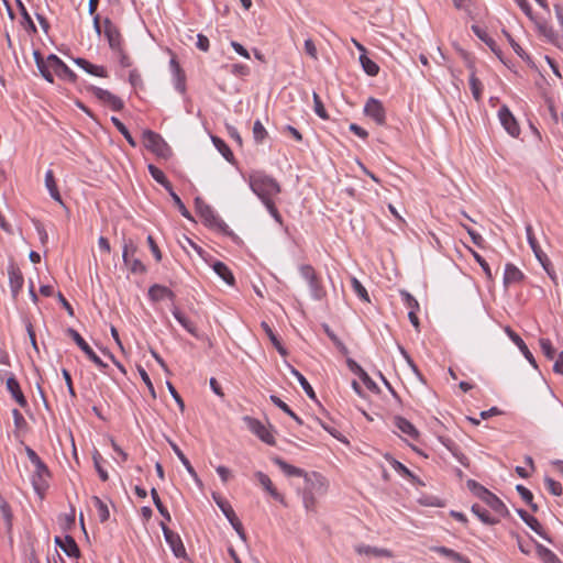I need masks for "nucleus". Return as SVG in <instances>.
I'll use <instances>...</instances> for the list:
<instances>
[{
  "instance_id": "obj_1",
  "label": "nucleus",
  "mask_w": 563,
  "mask_h": 563,
  "mask_svg": "<svg viewBox=\"0 0 563 563\" xmlns=\"http://www.w3.org/2000/svg\"><path fill=\"white\" fill-rule=\"evenodd\" d=\"M250 187L262 202L274 199L280 192L278 181L272 176L261 173L250 176Z\"/></svg>"
},
{
  "instance_id": "obj_2",
  "label": "nucleus",
  "mask_w": 563,
  "mask_h": 563,
  "mask_svg": "<svg viewBox=\"0 0 563 563\" xmlns=\"http://www.w3.org/2000/svg\"><path fill=\"white\" fill-rule=\"evenodd\" d=\"M93 29L98 35L103 32L111 51H120V47L123 46L122 35L118 26L110 19H104L101 25L100 16L99 14H96L93 16Z\"/></svg>"
},
{
  "instance_id": "obj_3",
  "label": "nucleus",
  "mask_w": 563,
  "mask_h": 563,
  "mask_svg": "<svg viewBox=\"0 0 563 563\" xmlns=\"http://www.w3.org/2000/svg\"><path fill=\"white\" fill-rule=\"evenodd\" d=\"M195 207L197 213L202 219L203 223L210 228L217 229L220 232L229 233L228 224L213 211L211 206L206 203L201 198L195 199Z\"/></svg>"
},
{
  "instance_id": "obj_4",
  "label": "nucleus",
  "mask_w": 563,
  "mask_h": 563,
  "mask_svg": "<svg viewBox=\"0 0 563 563\" xmlns=\"http://www.w3.org/2000/svg\"><path fill=\"white\" fill-rule=\"evenodd\" d=\"M143 141L147 150L162 158H168L172 155V150L164 139L151 130L143 131Z\"/></svg>"
},
{
  "instance_id": "obj_5",
  "label": "nucleus",
  "mask_w": 563,
  "mask_h": 563,
  "mask_svg": "<svg viewBox=\"0 0 563 563\" xmlns=\"http://www.w3.org/2000/svg\"><path fill=\"white\" fill-rule=\"evenodd\" d=\"M299 272L301 277L308 283L311 297L314 300H321L325 297V289L320 278L317 276L314 268L309 264L300 265Z\"/></svg>"
},
{
  "instance_id": "obj_6",
  "label": "nucleus",
  "mask_w": 563,
  "mask_h": 563,
  "mask_svg": "<svg viewBox=\"0 0 563 563\" xmlns=\"http://www.w3.org/2000/svg\"><path fill=\"white\" fill-rule=\"evenodd\" d=\"M212 498L217 506L222 511V514L224 515V517L228 519L232 528L236 531L240 539L246 541V534L243 525L235 515V511L233 510L230 503L216 493L212 494Z\"/></svg>"
},
{
  "instance_id": "obj_7",
  "label": "nucleus",
  "mask_w": 563,
  "mask_h": 563,
  "mask_svg": "<svg viewBox=\"0 0 563 563\" xmlns=\"http://www.w3.org/2000/svg\"><path fill=\"white\" fill-rule=\"evenodd\" d=\"M137 246L132 240L124 241L122 250L123 263L130 268L133 274H143L146 268L145 265L135 257Z\"/></svg>"
},
{
  "instance_id": "obj_8",
  "label": "nucleus",
  "mask_w": 563,
  "mask_h": 563,
  "mask_svg": "<svg viewBox=\"0 0 563 563\" xmlns=\"http://www.w3.org/2000/svg\"><path fill=\"white\" fill-rule=\"evenodd\" d=\"M66 334L74 340L78 347L96 366L101 369L107 367V364L93 352V350L89 346V344L84 340L77 330L68 328L66 330Z\"/></svg>"
},
{
  "instance_id": "obj_9",
  "label": "nucleus",
  "mask_w": 563,
  "mask_h": 563,
  "mask_svg": "<svg viewBox=\"0 0 563 563\" xmlns=\"http://www.w3.org/2000/svg\"><path fill=\"white\" fill-rule=\"evenodd\" d=\"M161 529L166 543L169 545L173 554L178 559H185L187 553L181 538L178 533L170 530L165 522H161Z\"/></svg>"
},
{
  "instance_id": "obj_10",
  "label": "nucleus",
  "mask_w": 563,
  "mask_h": 563,
  "mask_svg": "<svg viewBox=\"0 0 563 563\" xmlns=\"http://www.w3.org/2000/svg\"><path fill=\"white\" fill-rule=\"evenodd\" d=\"M90 92L103 104L110 107L113 111H121L124 107V102L121 98L113 95L107 89L100 87L90 86L88 88Z\"/></svg>"
},
{
  "instance_id": "obj_11",
  "label": "nucleus",
  "mask_w": 563,
  "mask_h": 563,
  "mask_svg": "<svg viewBox=\"0 0 563 563\" xmlns=\"http://www.w3.org/2000/svg\"><path fill=\"white\" fill-rule=\"evenodd\" d=\"M246 423L249 430L254 433L257 438H260L264 443L268 445L275 444V438L269 431V429L264 426L258 419L252 418L250 416H245L243 418Z\"/></svg>"
},
{
  "instance_id": "obj_12",
  "label": "nucleus",
  "mask_w": 563,
  "mask_h": 563,
  "mask_svg": "<svg viewBox=\"0 0 563 563\" xmlns=\"http://www.w3.org/2000/svg\"><path fill=\"white\" fill-rule=\"evenodd\" d=\"M364 113L378 125H384L386 123V110L382 101L376 98H368L364 106Z\"/></svg>"
},
{
  "instance_id": "obj_13",
  "label": "nucleus",
  "mask_w": 563,
  "mask_h": 563,
  "mask_svg": "<svg viewBox=\"0 0 563 563\" xmlns=\"http://www.w3.org/2000/svg\"><path fill=\"white\" fill-rule=\"evenodd\" d=\"M49 475H51V473L48 471V467L46 466V464L44 462L34 466V472L32 474L31 482L34 487V490L38 495H43V493L48 487L47 479H48Z\"/></svg>"
},
{
  "instance_id": "obj_14",
  "label": "nucleus",
  "mask_w": 563,
  "mask_h": 563,
  "mask_svg": "<svg viewBox=\"0 0 563 563\" xmlns=\"http://www.w3.org/2000/svg\"><path fill=\"white\" fill-rule=\"evenodd\" d=\"M48 66L52 67L54 74L69 82H75L77 75L55 54L48 55Z\"/></svg>"
},
{
  "instance_id": "obj_15",
  "label": "nucleus",
  "mask_w": 563,
  "mask_h": 563,
  "mask_svg": "<svg viewBox=\"0 0 563 563\" xmlns=\"http://www.w3.org/2000/svg\"><path fill=\"white\" fill-rule=\"evenodd\" d=\"M3 376H7V379H5L7 390L11 394L12 398L19 404V406H21L22 408H25L27 406V400H26L25 396L23 395L20 384H19L18 379L15 378L14 374H12V373L8 374L7 372L0 371V378H2Z\"/></svg>"
},
{
  "instance_id": "obj_16",
  "label": "nucleus",
  "mask_w": 563,
  "mask_h": 563,
  "mask_svg": "<svg viewBox=\"0 0 563 563\" xmlns=\"http://www.w3.org/2000/svg\"><path fill=\"white\" fill-rule=\"evenodd\" d=\"M306 486L303 490L323 496L328 490V483L325 478L319 473H311L303 476Z\"/></svg>"
},
{
  "instance_id": "obj_17",
  "label": "nucleus",
  "mask_w": 563,
  "mask_h": 563,
  "mask_svg": "<svg viewBox=\"0 0 563 563\" xmlns=\"http://www.w3.org/2000/svg\"><path fill=\"white\" fill-rule=\"evenodd\" d=\"M498 118H499L501 125L508 132L509 135H511L512 137L519 136V134H520L519 124L507 106H501L499 108Z\"/></svg>"
},
{
  "instance_id": "obj_18",
  "label": "nucleus",
  "mask_w": 563,
  "mask_h": 563,
  "mask_svg": "<svg viewBox=\"0 0 563 563\" xmlns=\"http://www.w3.org/2000/svg\"><path fill=\"white\" fill-rule=\"evenodd\" d=\"M169 68L173 76V82L175 89L184 95L186 92V75L184 70L181 69L176 56H172L169 60Z\"/></svg>"
},
{
  "instance_id": "obj_19",
  "label": "nucleus",
  "mask_w": 563,
  "mask_h": 563,
  "mask_svg": "<svg viewBox=\"0 0 563 563\" xmlns=\"http://www.w3.org/2000/svg\"><path fill=\"white\" fill-rule=\"evenodd\" d=\"M526 234H527L528 243H529L530 247L532 249L537 260L540 262V264L542 265L543 268H547V265H550V260L547 256V254L541 250L540 245L538 244V241L533 234L531 224L526 225Z\"/></svg>"
},
{
  "instance_id": "obj_20",
  "label": "nucleus",
  "mask_w": 563,
  "mask_h": 563,
  "mask_svg": "<svg viewBox=\"0 0 563 563\" xmlns=\"http://www.w3.org/2000/svg\"><path fill=\"white\" fill-rule=\"evenodd\" d=\"M518 516L522 519V521L532 529L536 533H538L542 539H544L548 542H552L551 538L548 536V533L542 528L541 523L538 521V519L531 515H529L523 509L517 510Z\"/></svg>"
},
{
  "instance_id": "obj_21",
  "label": "nucleus",
  "mask_w": 563,
  "mask_h": 563,
  "mask_svg": "<svg viewBox=\"0 0 563 563\" xmlns=\"http://www.w3.org/2000/svg\"><path fill=\"white\" fill-rule=\"evenodd\" d=\"M504 330H505V333L508 335V338L517 345V347L523 354L526 360L531 365L537 367L536 360H534L532 353L530 352V350L528 349L527 344L523 342V340L510 327H505Z\"/></svg>"
},
{
  "instance_id": "obj_22",
  "label": "nucleus",
  "mask_w": 563,
  "mask_h": 563,
  "mask_svg": "<svg viewBox=\"0 0 563 563\" xmlns=\"http://www.w3.org/2000/svg\"><path fill=\"white\" fill-rule=\"evenodd\" d=\"M254 476L258 481V483L263 486V488L277 501L284 504L285 498L284 496L277 492V489L274 487L271 478L265 473L257 471L255 472Z\"/></svg>"
},
{
  "instance_id": "obj_23",
  "label": "nucleus",
  "mask_w": 563,
  "mask_h": 563,
  "mask_svg": "<svg viewBox=\"0 0 563 563\" xmlns=\"http://www.w3.org/2000/svg\"><path fill=\"white\" fill-rule=\"evenodd\" d=\"M55 543L69 556L74 559H78L80 551L79 548L70 536H65L64 539L56 537Z\"/></svg>"
},
{
  "instance_id": "obj_24",
  "label": "nucleus",
  "mask_w": 563,
  "mask_h": 563,
  "mask_svg": "<svg viewBox=\"0 0 563 563\" xmlns=\"http://www.w3.org/2000/svg\"><path fill=\"white\" fill-rule=\"evenodd\" d=\"M169 444H170V448L173 449L174 453L177 455V457L179 459L181 464L185 466V468L188 472V474L195 481V483L198 486H202V482L199 478L197 472L195 471V468L192 467V465L190 464V462L186 457V455L183 453V451L179 449V446L175 442H173V441H169Z\"/></svg>"
},
{
  "instance_id": "obj_25",
  "label": "nucleus",
  "mask_w": 563,
  "mask_h": 563,
  "mask_svg": "<svg viewBox=\"0 0 563 563\" xmlns=\"http://www.w3.org/2000/svg\"><path fill=\"white\" fill-rule=\"evenodd\" d=\"M74 63L89 75L100 77V78L108 77L107 69L103 66L93 65L90 62H88L87 59L81 58V57L75 58Z\"/></svg>"
},
{
  "instance_id": "obj_26",
  "label": "nucleus",
  "mask_w": 563,
  "mask_h": 563,
  "mask_svg": "<svg viewBox=\"0 0 563 563\" xmlns=\"http://www.w3.org/2000/svg\"><path fill=\"white\" fill-rule=\"evenodd\" d=\"M523 273L514 264L507 263L504 272V286L508 287L514 284H519L523 279Z\"/></svg>"
},
{
  "instance_id": "obj_27",
  "label": "nucleus",
  "mask_w": 563,
  "mask_h": 563,
  "mask_svg": "<svg viewBox=\"0 0 563 563\" xmlns=\"http://www.w3.org/2000/svg\"><path fill=\"white\" fill-rule=\"evenodd\" d=\"M172 313L186 331H188L192 336L200 339V334L198 332L196 324L187 316H185V313H183L176 307L172 310Z\"/></svg>"
},
{
  "instance_id": "obj_28",
  "label": "nucleus",
  "mask_w": 563,
  "mask_h": 563,
  "mask_svg": "<svg viewBox=\"0 0 563 563\" xmlns=\"http://www.w3.org/2000/svg\"><path fill=\"white\" fill-rule=\"evenodd\" d=\"M386 460L400 476L409 479L412 484H422L421 481L402 463L389 455L386 456Z\"/></svg>"
},
{
  "instance_id": "obj_29",
  "label": "nucleus",
  "mask_w": 563,
  "mask_h": 563,
  "mask_svg": "<svg viewBox=\"0 0 563 563\" xmlns=\"http://www.w3.org/2000/svg\"><path fill=\"white\" fill-rule=\"evenodd\" d=\"M148 297L153 301H162L165 299L174 300V292L166 286L155 284L148 289Z\"/></svg>"
},
{
  "instance_id": "obj_30",
  "label": "nucleus",
  "mask_w": 563,
  "mask_h": 563,
  "mask_svg": "<svg viewBox=\"0 0 563 563\" xmlns=\"http://www.w3.org/2000/svg\"><path fill=\"white\" fill-rule=\"evenodd\" d=\"M394 423L404 434L408 435L412 440H418L419 431L409 420L398 416L395 417Z\"/></svg>"
},
{
  "instance_id": "obj_31",
  "label": "nucleus",
  "mask_w": 563,
  "mask_h": 563,
  "mask_svg": "<svg viewBox=\"0 0 563 563\" xmlns=\"http://www.w3.org/2000/svg\"><path fill=\"white\" fill-rule=\"evenodd\" d=\"M472 31L478 38L486 43V45L492 49V52H494L499 58H501V51L499 46L490 36H488L485 30H483L478 25H472Z\"/></svg>"
},
{
  "instance_id": "obj_32",
  "label": "nucleus",
  "mask_w": 563,
  "mask_h": 563,
  "mask_svg": "<svg viewBox=\"0 0 563 563\" xmlns=\"http://www.w3.org/2000/svg\"><path fill=\"white\" fill-rule=\"evenodd\" d=\"M34 59L36 63V66L41 73V75L44 77L45 80L53 84L54 82V76L52 67L48 66V57L46 59H43L41 54L38 52H34Z\"/></svg>"
},
{
  "instance_id": "obj_33",
  "label": "nucleus",
  "mask_w": 563,
  "mask_h": 563,
  "mask_svg": "<svg viewBox=\"0 0 563 563\" xmlns=\"http://www.w3.org/2000/svg\"><path fill=\"white\" fill-rule=\"evenodd\" d=\"M23 283H24V279H23L21 272L18 269L11 268L9 271V286H10L12 296L14 298H16L19 292L21 291V289L23 287Z\"/></svg>"
},
{
  "instance_id": "obj_34",
  "label": "nucleus",
  "mask_w": 563,
  "mask_h": 563,
  "mask_svg": "<svg viewBox=\"0 0 563 563\" xmlns=\"http://www.w3.org/2000/svg\"><path fill=\"white\" fill-rule=\"evenodd\" d=\"M273 461L287 476L303 477L306 475V472L302 468L294 466L280 457H274Z\"/></svg>"
},
{
  "instance_id": "obj_35",
  "label": "nucleus",
  "mask_w": 563,
  "mask_h": 563,
  "mask_svg": "<svg viewBox=\"0 0 563 563\" xmlns=\"http://www.w3.org/2000/svg\"><path fill=\"white\" fill-rule=\"evenodd\" d=\"M536 554L543 563H562L552 550L539 542H536Z\"/></svg>"
},
{
  "instance_id": "obj_36",
  "label": "nucleus",
  "mask_w": 563,
  "mask_h": 563,
  "mask_svg": "<svg viewBox=\"0 0 563 563\" xmlns=\"http://www.w3.org/2000/svg\"><path fill=\"white\" fill-rule=\"evenodd\" d=\"M288 368H289L290 374L294 377H296V379L298 380V383L300 384V386L302 387V389L305 390L307 396L310 399L316 400V398H317L316 393H314L312 386L306 379V377L298 369H296L294 366L288 365Z\"/></svg>"
},
{
  "instance_id": "obj_37",
  "label": "nucleus",
  "mask_w": 563,
  "mask_h": 563,
  "mask_svg": "<svg viewBox=\"0 0 563 563\" xmlns=\"http://www.w3.org/2000/svg\"><path fill=\"white\" fill-rule=\"evenodd\" d=\"M482 501L498 515L505 516L508 512L505 504L492 492H489Z\"/></svg>"
},
{
  "instance_id": "obj_38",
  "label": "nucleus",
  "mask_w": 563,
  "mask_h": 563,
  "mask_svg": "<svg viewBox=\"0 0 563 563\" xmlns=\"http://www.w3.org/2000/svg\"><path fill=\"white\" fill-rule=\"evenodd\" d=\"M212 268L214 273L223 279L228 285H234V276L231 269L222 262L217 261L213 263Z\"/></svg>"
},
{
  "instance_id": "obj_39",
  "label": "nucleus",
  "mask_w": 563,
  "mask_h": 563,
  "mask_svg": "<svg viewBox=\"0 0 563 563\" xmlns=\"http://www.w3.org/2000/svg\"><path fill=\"white\" fill-rule=\"evenodd\" d=\"M431 551H433L440 555L450 558L451 560H453L456 563H470L467 558H465L464 555L460 554L459 552H456L452 549H449L446 547H432Z\"/></svg>"
},
{
  "instance_id": "obj_40",
  "label": "nucleus",
  "mask_w": 563,
  "mask_h": 563,
  "mask_svg": "<svg viewBox=\"0 0 563 563\" xmlns=\"http://www.w3.org/2000/svg\"><path fill=\"white\" fill-rule=\"evenodd\" d=\"M261 327H262L263 331L265 332V334L268 336V339L272 342V344L274 345V347L278 351V353L282 356H286L287 350L283 346L282 342L279 341L278 336L275 334L273 329L269 327V324L267 322L263 321L261 323Z\"/></svg>"
},
{
  "instance_id": "obj_41",
  "label": "nucleus",
  "mask_w": 563,
  "mask_h": 563,
  "mask_svg": "<svg viewBox=\"0 0 563 563\" xmlns=\"http://www.w3.org/2000/svg\"><path fill=\"white\" fill-rule=\"evenodd\" d=\"M45 187L49 192V196L55 200L60 202L62 197L59 190L57 188V184L54 177V173L52 169L46 170L45 173Z\"/></svg>"
},
{
  "instance_id": "obj_42",
  "label": "nucleus",
  "mask_w": 563,
  "mask_h": 563,
  "mask_svg": "<svg viewBox=\"0 0 563 563\" xmlns=\"http://www.w3.org/2000/svg\"><path fill=\"white\" fill-rule=\"evenodd\" d=\"M356 552L360 554L393 558L394 554L390 550L384 548H376L371 545H360L356 548Z\"/></svg>"
},
{
  "instance_id": "obj_43",
  "label": "nucleus",
  "mask_w": 563,
  "mask_h": 563,
  "mask_svg": "<svg viewBox=\"0 0 563 563\" xmlns=\"http://www.w3.org/2000/svg\"><path fill=\"white\" fill-rule=\"evenodd\" d=\"M147 169L151 174V176L158 183L161 184L168 192H172V184L170 181L167 179V177L165 176L164 172L161 170L158 167H156L155 165L153 164H150L147 166Z\"/></svg>"
},
{
  "instance_id": "obj_44",
  "label": "nucleus",
  "mask_w": 563,
  "mask_h": 563,
  "mask_svg": "<svg viewBox=\"0 0 563 563\" xmlns=\"http://www.w3.org/2000/svg\"><path fill=\"white\" fill-rule=\"evenodd\" d=\"M269 399L276 406L278 407L280 410H283L286 415H288L290 418H292L298 424H302V420L300 419V417H298L291 409L290 407L285 402L283 401L278 396L276 395H271L269 396Z\"/></svg>"
},
{
  "instance_id": "obj_45",
  "label": "nucleus",
  "mask_w": 563,
  "mask_h": 563,
  "mask_svg": "<svg viewBox=\"0 0 563 563\" xmlns=\"http://www.w3.org/2000/svg\"><path fill=\"white\" fill-rule=\"evenodd\" d=\"M471 510L485 525H496L498 522L485 508L477 504L473 505Z\"/></svg>"
},
{
  "instance_id": "obj_46",
  "label": "nucleus",
  "mask_w": 563,
  "mask_h": 563,
  "mask_svg": "<svg viewBox=\"0 0 563 563\" xmlns=\"http://www.w3.org/2000/svg\"><path fill=\"white\" fill-rule=\"evenodd\" d=\"M212 143L214 147L221 153V155L228 161L232 162L234 159V155L229 147V145L218 136H211Z\"/></svg>"
},
{
  "instance_id": "obj_47",
  "label": "nucleus",
  "mask_w": 563,
  "mask_h": 563,
  "mask_svg": "<svg viewBox=\"0 0 563 563\" xmlns=\"http://www.w3.org/2000/svg\"><path fill=\"white\" fill-rule=\"evenodd\" d=\"M91 501L97 509L98 518L101 522H106L110 518V511L106 503H103L98 496H93Z\"/></svg>"
},
{
  "instance_id": "obj_48",
  "label": "nucleus",
  "mask_w": 563,
  "mask_h": 563,
  "mask_svg": "<svg viewBox=\"0 0 563 563\" xmlns=\"http://www.w3.org/2000/svg\"><path fill=\"white\" fill-rule=\"evenodd\" d=\"M360 63L362 65L363 70L368 76H376L378 74L379 66L365 54H361Z\"/></svg>"
},
{
  "instance_id": "obj_49",
  "label": "nucleus",
  "mask_w": 563,
  "mask_h": 563,
  "mask_svg": "<svg viewBox=\"0 0 563 563\" xmlns=\"http://www.w3.org/2000/svg\"><path fill=\"white\" fill-rule=\"evenodd\" d=\"M16 4L19 7V10H20V13L22 15V19H23V23L25 24V27L29 32L31 33H36V25L34 24L31 15L29 14L25 5L23 4V2L21 0H16Z\"/></svg>"
},
{
  "instance_id": "obj_50",
  "label": "nucleus",
  "mask_w": 563,
  "mask_h": 563,
  "mask_svg": "<svg viewBox=\"0 0 563 563\" xmlns=\"http://www.w3.org/2000/svg\"><path fill=\"white\" fill-rule=\"evenodd\" d=\"M151 496H152L153 503H154L156 509L158 510V512L163 516V518L165 520L170 521L172 520L170 514L167 510V508L163 505L156 488L151 489Z\"/></svg>"
},
{
  "instance_id": "obj_51",
  "label": "nucleus",
  "mask_w": 563,
  "mask_h": 563,
  "mask_svg": "<svg viewBox=\"0 0 563 563\" xmlns=\"http://www.w3.org/2000/svg\"><path fill=\"white\" fill-rule=\"evenodd\" d=\"M302 504L308 512H316L317 509V494H312L310 492H306L302 489Z\"/></svg>"
},
{
  "instance_id": "obj_52",
  "label": "nucleus",
  "mask_w": 563,
  "mask_h": 563,
  "mask_svg": "<svg viewBox=\"0 0 563 563\" xmlns=\"http://www.w3.org/2000/svg\"><path fill=\"white\" fill-rule=\"evenodd\" d=\"M111 122L114 124V126L118 129V131L124 136V139L128 141V143L131 146L135 147L136 142L133 139V136L131 135V133L129 132L128 128L117 117H112Z\"/></svg>"
},
{
  "instance_id": "obj_53",
  "label": "nucleus",
  "mask_w": 563,
  "mask_h": 563,
  "mask_svg": "<svg viewBox=\"0 0 563 563\" xmlns=\"http://www.w3.org/2000/svg\"><path fill=\"white\" fill-rule=\"evenodd\" d=\"M466 486L481 500L484 499L485 496L489 493V490L486 487H484L474 479H468L466 482Z\"/></svg>"
},
{
  "instance_id": "obj_54",
  "label": "nucleus",
  "mask_w": 563,
  "mask_h": 563,
  "mask_svg": "<svg viewBox=\"0 0 563 563\" xmlns=\"http://www.w3.org/2000/svg\"><path fill=\"white\" fill-rule=\"evenodd\" d=\"M470 87L474 99L479 101L482 98L483 85L474 71H472L470 76Z\"/></svg>"
},
{
  "instance_id": "obj_55",
  "label": "nucleus",
  "mask_w": 563,
  "mask_h": 563,
  "mask_svg": "<svg viewBox=\"0 0 563 563\" xmlns=\"http://www.w3.org/2000/svg\"><path fill=\"white\" fill-rule=\"evenodd\" d=\"M404 305L409 308V311H418L420 306L417 299L407 290L399 291Z\"/></svg>"
},
{
  "instance_id": "obj_56",
  "label": "nucleus",
  "mask_w": 563,
  "mask_h": 563,
  "mask_svg": "<svg viewBox=\"0 0 563 563\" xmlns=\"http://www.w3.org/2000/svg\"><path fill=\"white\" fill-rule=\"evenodd\" d=\"M516 489L519 493V495L521 496V498L530 506L532 511H537L538 506L533 503L532 493L528 488H526L523 485H520V484L516 486Z\"/></svg>"
},
{
  "instance_id": "obj_57",
  "label": "nucleus",
  "mask_w": 563,
  "mask_h": 563,
  "mask_svg": "<svg viewBox=\"0 0 563 563\" xmlns=\"http://www.w3.org/2000/svg\"><path fill=\"white\" fill-rule=\"evenodd\" d=\"M351 285H352V289L354 290V292L358 296V298L361 300L366 301V302L369 301L367 290L365 289V287L362 285V283L357 278L353 277L351 279Z\"/></svg>"
},
{
  "instance_id": "obj_58",
  "label": "nucleus",
  "mask_w": 563,
  "mask_h": 563,
  "mask_svg": "<svg viewBox=\"0 0 563 563\" xmlns=\"http://www.w3.org/2000/svg\"><path fill=\"white\" fill-rule=\"evenodd\" d=\"M267 136V131L260 120H256L253 125V137L257 144L263 143Z\"/></svg>"
},
{
  "instance_id": "obj_59",
  "label": "nucleus",
  "mask_w": 563,
  "mask_h": 563,
  "mask_svg": "<svg viewBox=\"0 0 563 563\" xmlns=\"http://www.w3.org/2000/svg\"><path fill=\"white\" fill-rule=\"evenodd\" d=\"M169 195H170L175 206L177 207L178 211L180 212V214L188 220H192L190 212L188 211V209L181 201L180 197L173 189H172V192H169Z\"/></svg>"
},
{
  "instance_id": "obj_60",
  "label": "nucleus",
  "mask_w": 563,
  "mask_h": 563,
  "mask_svg": "<svg viewBox=\"0 0 563 563\" xmlns=\"http://www.w3.org/2000/svg\"><path fill=\"white\" fill-rule=\"evenodd\" d=\"M539 344L545 357L549 360H553L555 356V349L553 347L552 342L547 338H541L539 340Z\"/></svg>"
},
{
  "instance_id": "obj_61",
  "label": "nucleus",
  "mask_w": 563,
  "mask_h": 563,
  "mask_svg": "<svg viewBox=\"0 0 563 563\" xmlns=\"http://www.w3.org/2000/svg\"><path fill=\"white\" fill-rule=\"evenodd\" d=\"M312 98H313V110H314L316 114L323 120L328 119L329 115H328V112H327L322 101H321L320 96L317 92H313Z\"/></svg>"
},
{
  "instance_id": "obj_62",
  "label": "nucleus",
  "mask_w": 563,
  "mask_h": 563,
  "mask_svg": "<svg viewBox=\"0 0 563 563\" xmlns=\"http://www.w3.org/2000/svg\"><path fill=\"white\" fill-rule=\"evenodd\" d=\"M545 487L553 495V496H561L563 494V487L562 484L554 481L551 477L544 478Z\"/></svg>"
},
{
  "instance_id": "obj_63",
  "label": "nucleus",
  "mask_w": 563,
  "mask_h": 563,
  "mask_svg": "<svg viewBox=\"0 0 563 563\" xmlns=\"http://www.w3.org/2000/svg\"><path fill=\"white\" fill-rule=\"evenodd\" d=\"M471 253L474 257V260L479 264V266L482 267L485 276L488 278V279H492L493 278V274H492V269L488 265V263L485 261V258L483 256H481L477 252L471 250Z\"/></svg>"
},
{
  "instance_id": "obj_64",
  "label": "nucleus",
  "mask_w": 563,
  "mask_h": 563,
  "mask_svg": "<svg viewBox=\"0 0 563 563\" xmlns=\"http://www.w3.org/2000/svg\"><path fill=\"white\" fill-rule=\"evenodd\" d=\"M117 57H118V60H119V64L124 67V68H128V67H131L132 66V59L130 58V56L125 53L123 46L120 47V51H112Z\"/></svg>"
}]
</instances>
